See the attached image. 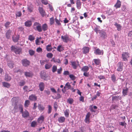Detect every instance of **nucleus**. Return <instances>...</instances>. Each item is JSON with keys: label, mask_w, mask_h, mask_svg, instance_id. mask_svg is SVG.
<instances>
[{"label": "nucleus", "mask_w": 132, "mask_h": 132, "mask_svg": "<svg viewBox=\"0 0 132 132\" xmlns=\"http://www.w3.org/2000/svg\"><path fill=\"white\" fill-rule=\"evenodd\" d=\"M11 50L16 54H20L22 53V49L21 47H17L16 46H12L11 47Z\"/></svg>", "instance_id": "f257e3e1"}, {"label": "nucleus", "mask_w": 132, "mask_h": 132, "mask_svg": "<svg viewBox=\"0 0 132 132\" xmlns=\"http://www.w3.org/2000/svg\"><path fill=\"white\" fill-rule=\"evenodd\" d=\"M33 29L35 30H37L39 32H40L42 31L41 24L37 22H35L33 26Z\"/></svg>", "instance_id": "f03ea898"}, {"label": "nucleus", "mask_w": 132, "mask_h": 132, "mask_svg": "<svg viewBox=\"0 0 132 132\" xmlns=\"http://www.w3.org/2000/svg\"><path fill=\"white\" fill-rule=\"evenodd\" d=\"M21 63L22 65L25 67H27L29 65L30 62L26 59H24L21 60Z\"/></svg>", "instance_id": "7ed1b4c3"}, {"label": "nucleus", "mask_w": 132, "mask_h": 132, "mask_svg": "<svg viewBox=\"0 0 132 132\" xmlns=\"http://www.w3.org/2000/svg\"><path fill=\"white\" fill-rule=\"evenodd\" d=\"M71 65L73 68L74 69H76L77 68L78 66H80L78 61H77L76 62L75 61H71Z\"/></svg>", "instance_id": "20e7f679"}, {"label": "nucleus", "mask_w": 132, "mask_h": 132, "mask_svg": "<svg viewBox=\"0 0 132 132\" xmlns=\"http://www.w3.org/2000/svg\"><path fill=\"white\" fill-rule=\"evenodd\" d=\"M61 38L62 41L64 42L67 43L69 41H70L69 37L67 35L64 36H61Z\"/></svg>", "instance_id": "39448f33"}, {"label": "nucleus", "mask_w": 132, "mask_h": 132, "mask_svg": "<svg viewBox=\"0 0 132 132\" xmlns=\"http://www.w3.org/2000/svg\"><path fill=\"white\" fill-rule=\"evenodd\" d=\"M129 53L127 52H123L122 54V58L123 60L125 61H128V58L129 57Z\"/></svg>", "instance_id": "423d86ee"}, {"label": "nucleus", "mask_w": 132, "mask_h": 132, "mask_svg": "<svg viewBox=\"0 0 132 132\" xmlns=\"http://www.w3.org/2000/svg\"><path fill=\"white\" fill-rule=\"evenodd\" d=\"M123 67V63L121 62H119L117 64L118 68L117 70L119 71H121L122 70Z\"/></svg>", "instance_id": "0eeeda50"}, {"label": "nucleus", "mask_w": 132, "mask_h": 132, "mask_svg": "<svg viewBox=\"0 0 132 132\" xmlns=\"http://www.w3.org/2000/svg\"><path fill=\"white\" fill-rule=\"evenodd\" d=\"M94 53L96 55H103L104 53V52L103 50H101L98 48L94 51Z\"/></svg>", "instance_id": "6e6552de"}, {"label": "nucleus", "mask_w": 132, "mask_h": 132, "mask_svg": "<svg viewBox=\"0 0 132 132\" xmlns=\"http://www.w3.org/2000/svg\"><path fill=\"white\" fill-rule=\"evenodd\" d=\"M12 105L14 106L13 110L14 111V112L15 113L18 112V106L17 105V103L16 102H13L12 103Z\"/></svg>", "instance_id": "1a4fd4ad"}, {"label": "nucleus", "mask_w": 132, "mask_h": 132, "mask_svg": "<svg viewBox=\"0 0 132 132\" xmlns=\"http://www.w3.org/2000/svg\"><path fill=\"white\" fill-rule=\"evenodd\" d=\"M24 75L26 77H32L34 76L32 72L31 71H26L24 72Z\"/></svg>", "instance_id": "9d476101"}, {"label": "nucleus", "mask_w": 132, "mask_h": 132, "mask_svg": "<svg viewBox=\"0 0 132 132\" xmlns=\"http://www.w3.org/2000/svg\"><path fill=\"white\" fill-rule=\"evenodd\" d=\"M38 10L40 14L43 17L45 15V12L42 7H39Z\"/></svg>", "instance_id": "9b49d317"}, {"label": "nucleus", "mask_w": 132, "mask_h": 132, "mask_svg": "<svg viewBox=\"0 0 132 132\" xmlns=\"http://www.w3.org/2000/svg\"><path fill=\"white\" fill-rule=\"evenodd\" d=\"M100 37L103 38H105L107 37V35L106 32L103 30H101V32L100 33Z\"/></svg>", "instance_id": "f8f14e48"}, {"label": "nucleus", "mask_w": 132, "mask_h": 132, "mask_svg": "<svg viewBox=\"0 0 132 132\" xmlns=\"http://www.w3.org/2000/svg\"><path fill=\"white\" fill-rule=\"evenodd\" d=\"M76 7L78 9H80L81 7V3L80 0H76Z\"/></svg>", "instance_id": "ddd939ff"}, {"label": "nucleus", "mask_w": 132, "mask_h": 132, "mask_svg": "<svg viewBox=\"0 0 132 132\" xmlns=\"http://www.w3.org/2000/svg\"><path fill=\"white\" fill-rule=\"evenodd\" d=\"M21 113L22 114V117L24 118L27 117L29 116V113L26 110L24 112L23 111Z\"/></svg>", "instance_id": "4468645a"}, {"label": "nucleus", "mask_w": 132, "mask_h": 132, "mask_svg": "<svg viewBox=\"0 0 132 132\" xmlns=\"http://www.w3.org/2000/svg\"><path fill=\"white\" fill-rule=\"evenodd\" d=\"M89 48L88 47H84L82 48L83 52L84 54H86L88 53Z\"/></svg>", "instance_id": "2eb2a0df"}, {"label": "nucleus", "mask_w": 132, "mask_h": 132, "mask_svg": "<svg viewBox=\"0 0 132 132\" xmlns=\"http://www.w3.org/2000/svg\"><path fill=\"white\" fill-rule=\"evenodd\" d=\"M11 32V30L10 29L7 31L5 34L6 36L7 39H9L10 38Z\"/></svg>", "instance_id": "dca6fc26"}, {"label": "nucleus", "mask_w": 132, "mask_h": 132, "mask_svg": "<svg viewBox=\"0 0 132 132\" xmlns=\"http://www.w3.org/2000/svg\"><path fill=\"white\" fill-rule=\"evenodd\" d=\"M40 76L42 79H44L45 80H47L46 78H47V76H46L45 72H41Z\"/></svg>", "instance_id": "f3484780"}, {"label": "nucleus", "mask_w": 132, "mask_h": 132, "mask_svg": "<svg viewBox=\"0 0 132 132\" xmlns=\"http://www.w3.org/2000/svg\"><path fill=\"white\" fill-rule=\"evenodd\" d=\"M29 98L31 101H35L37 100V97L35 95L32 94L29 96Z\"/></svg>", "instance_id": "a211bd4d"}, {"label": "nucleus", "mask_w": 132, "mask_h": 132, "mask_svg": "<svg viewBox=\"0 0 132 132\" xmlns=\"http://www.w3.org/2000/svg\"><path fill=\"white\" fill-rule=\"evenodd\" d=\"M44 84L43 82H40L39 84V87L40 90L42 91H43L44 88Z\"/></svg>", "instance_id": "6ab92c4d"}, {"label": "nucleus", "mask_w": 132, "mask_h": 132, "mask_svg": "<svg viewBox=\"0 0 132 132\" xmlns=\"http://www.w3.org/2000/svg\"><path fill=\"white\" fill-rule=\"evenodd\" d=\"M121 2L119 0H118L117 2L114 6L116 9L120 7L121 5Z\"/></svg>", "instance_id": "aec40b11"}, {"label": "nucleus", "mask_w": 132, "mask_h": 132, "mask_svg": "<svg viewBox=\"0 0 132 132\" xmlns=\"http://www.w3.org/2000/svg\"><path fill=\"white\" fill-rule=\"evenodd\" d=\"M64 48L61 45H59L57 47L56 50L58 51L61 52L64 50Z\"/></svg>", "instance_id": "412c9836"}, {"label": "nucleus", "mask_w": 132, "mask_h": 132, "mask_svg": "<svg viewBox=\"0 0 132 132\" xmlns=\"http://www.w3.org/2000/svg\"><path fill=\"white\" fill-rule=\"evenodd\" d=\"M42 29L44 31L47 30L48 29V26L46 23L43 24L42 26Z\"/></svg>", "instance_id": "4be33fe9"}, {"label": "nucleus", "mask_w": 132, "mask_h": 132, "mask_svg": "<svg viewBox=\"0 0 132 132\" xmlns=\"http://www.w3.org/2000/svg\"><path fill=\"white\" fill-rule=\"evenodd\" d=\"M44 117L43 116H41L39 117L37 120V121L39 123H42L44 121Z\"/></svg>", "instance_id": "5701e85b"}, {"label": "nucleus", "mask_w": 132, "mask_h": 132, "mask_svg": "<svg viewBox=\"0 0 132 132\" xmlns=\"http://www.w3.org/2000/svg\"><path fill=\"white\" fill-rule=\"evenodd\" d=\"M2 84L4 87H6L7 88H9L11 86L10 84L9 83L5 82H3Z\"/></svg>", "instance_id": "b1692460"}, {"label": "nucleus", "mask_w": 132, "mask_h": 132, "mask_svg": "<svg viewBox=\"0 0 132 132\" xmlns=\"http://www.w3.org/2000/svg\"><path fill=\"white\" fill-rule=\"evenodd\" d=\"M65 118L64 117H61L58 119V120L60 123H63L64 122Z\"/></svg>", "instance_id": "393cba45"}, {"label": "nucleus", "mask_w": 132, "mask_h": 132, "mask_svg": "<svg viewBox=\"0 0 132 132\" xmlns=\"http://www.w3.org/2000/svg\"><path fill=\"white\" fill-rule=\"evenodd\" d=\"M121 97L118 96H113L112 97V101H113L114 100L118 101L119 100H121Z\"/></svg>", "instance_id": "a878e982"}, {"label": "nucleus", "mask_w": 132, "mask_h": 132, "mask_svg": "<svg viewBox=\"0 0 132 132\" xmlns=\"http://www.w3.org/2000/svg\"><path fill=\"white\" fill-rule=\"evenodd\" d=\"M11 79V77L7 74H6L5 76V80L6 81H9Z\"/></svg>", "instance_id": "bb28decb"}, {"label": "nucleus", "mask_w": 132, "mask_h": 132, "mask_svg": "<svg viewBox=\"0 0 132 132\" xmlns=\"http://www.w3.org/2000/svg\"><path fill=\"white\" fill-rule=\"evenodd\" d=\"M32 24V22L31 21H27L25 23V25L27 27H30Z\"/></svg>", "instance_id": "cd10ccee"}, {"label": "nucleus", "mask_w": 132, "mask_h": 132, "mask_svg": "<svg viewBox=\"0 0 132 132\" xmlns=\"http://www.w3.org/2000/svg\"><path fill=\"white\" fill-rule=\"evenodd\" d=\"M7 65L10 68H12L14 66V64L12 62H8Z\"/></svg>", "instance_id": "c85d7f7f"}, {"label": "nucleus", "mask_w": 132, "mask_h": 132, "mask_svg": "<svg viewBox=\"0 0 132 132\" xmlns=\"http://www.w3.org/2000/svg\"><path fill=\"white\" fill-rule=\"evenodd\" d=\"M89 68L88 66H85L81 69V70L83 72H87L89 70Z\"/></svg>", "instance_id": "c756f323"}, {"label": "nucleus", "mask_w": 132, "mask_h": 132, "mask_svg": "<svg viewBox=\"0 0 132 132\" xmlns=\"http://www.w3.org/2000/svg\"><path fill=\"white\" fill-rule=\"evenodd\" d=\"M38 108L40 111H42L44 110L45 107L41 104H38Z\"/></svg>", "instance_id": "7c9ffc66"}, {"label": "nucleus", "mask_w": 132, "mask_h": 132, "mask_svg": "<svg viewBox=\"0 0 132 132\" xmlns=\"http://www.w3.org/2000/svg\"><path fill=\"white\" fill-rule=\"evenodd\" d=\"M20 38V35H17L16 37L14 38L13 37V41L15 42H17L18 41Z\"/></svg>", "instance_id": "2f4dec72"}, {"label": "nucleus", "mask_w": 132, "mask_h": 132, "mask_svg": "<svg viewBox=\"0 0 132 132\" xmlns=\"http://www.w3.org/2000/svg\"><path fill=\"white\" fill-rule=\"evenodd\" d=\"M100 27L98 26H96V27L95 28L94 30L96 32V34H97L98 33H100L101 32L99 30Z\"/></svg>", "instance_id": "473e14b6"}, {"label": "nucleus", "mask_w": 132, "mask_h": 132, "mask_svg": "<svg viewBox=\"0 0 132 132\" xmlns=\"http://www.w3.org/2000/svg\"><path fill=\"white\" fill-rule=\"evenodd\" d=\"M18 110L20 111L21 113L23 111V105L21 104H20L18 105Z\"/></svg>", "instance_id": "72a5a7b5"}, {"label": "nucleus", "mask_w": 132, "mask_h": 132, "mask_svg": "<svg viewBox=\"0 0 132 132\" xmlns=\"http://www.w3.org/2000/svg\"><path fill=\"white\" fill-rule=\"evenodd\" d=\"M11 22L7 21H6L4 24V26L6 28H7L10 27Z\"/></svg>", "instance_id": "f704fd0d"}, {"label": "nucleus", "mask_w": 132, "mask_h": 132, "mask_svg": "<svg viewBox=\"0 0 132 132\" xmlns=\"http://www.w3.org/2000/svg\"><path fill=\"white\" fill-rule=\"evenodd\" d=\"M46 49L47 51H51L52 50V48L51 47V45L49 44L46 46Z\"/></svg>", "instance_id": "c9c22d12"}, {"label": "nucleus", "mask_w": 132, "mask_h": 132, "mask_svg": "<svg viewBox=\"0 0 132 132\" xmlns=\"http://www.w3.org/2000/svg\"><path fill=\"white\" fill-rule=\"evenodd\" d=\"M58 106V105L57 102H55L53 105V107L55 111L57 110Z\"/></svg>", "instance_id": "e433bc0d"}, {"label": "nucleus", "mask_w": 132, "mask_h": 132, "mask_svg": "<svg viewBox=\"0 0 132 132\" xmlns=\"http://www.w3.org/2000/svg\"><path fill=\"white\" fill-rule=\"evenodd\" d=\"M52 66V64L51 63H48L45 65V68L46 69H50Z\"/></svg>", "instance_id": "4c0bfd02"}, {"label": "nucleus", "mask_w": 132, "mask_h": 132, "mask_svg": "<svg viewBox=\"0 0 132 132\" xmlns=\"http://www.w3.org/2000/svg\"><path fill=\"white\" fill-rule=\"evenodd\" d=\"M128 90V88L127 87H126L125 89H123L122 93L124 96H125L127 94Z\"/></svg>", "instance_id": "58836bf2"}, {"label": "nucleus", "mask_w": 132, "mask_h": 132, "mask_svg": "<svg viewBox=\"0 0 132 132\" xmlns=\"http://www.w3.org/2000/svg\"><path fill=\"white\" fill-rule=\"evenodd\" d=\"M71 88V86L69 82H68L65 85L64 87V88H67L68 89H70Z\"/></svg>", "instance_id": "ea45409f"}, {"label": "nucleus", "mask_w": 132, "mask_h": 132, "mask_svg": "<svg viewBox=\"0 0 132 132\" xmlns=\"http://www.w3.org/2000/svg\"><path fill=\"white\" fill-rule=\"evenodd\" d=\"M23 89L24 92H28L32 90H29L28 89V87L27 86H24L23 88Z\"/></svg>", "instance_id": "a19ab883"}, {"label": "nucleus", "mask_w": 132, "mask_h": 132, "mask_svg": "<svg viewBox=\"0 0 132 132\" xmlns=\"http://www.w3.org/2000/svg\"><path fill=\"white\" fill-rule=\"evenodd\" d=\"M94 61L96 65H99L100 63V60L99 59H94Z\"/></svg>", "instance_id": "79ce46f5"}, {"label": "nucleus", "mask_w": 132, "mask_h": 132, "mask_svg": "<svg viewBox=\"0 0 132 132\" xmlns=\"http://www.w3.org/2000/svg\"><path fill=\"white\" fill-rule=\"evenodd\" d=\"M114 25L117 28V30L118 31H119L121 30V27L120 24H118L117 23H116L114 24Z\"/></svg>", "instance_id": "37998d69"}, {"label": "nucleus", "mask_w": 132, "mask_h": 132, "mask_svg": "<svg viewBox=\"0 0 132 132\" xmlns=\"http://www.w3.org/2000/svg\"><path fill=\"white\" fill-rule=\"evenodd\" d=\"M74 100L73 99L71 98H69L67 100V102L69 103L70 104H72L73 103Z\"/></svg>", "instance_id": "c03bdc74"}, {"label": "nucleus", "mask_w": 132, "mask_h": 132, "mask_svg": "<svg viewBox=\"0 0 132 132\" xmlns=\"http://www.w3.org/2000/svg\"><path fill=\"white\" fill-rule=\"evenodd\" d=\"M25 84L26 82L24 80H21L19 83V85L20 86H23Z\"/></svg>", "instance_id": "a18cd8bd"}, {"label": "nucleus", "mask_w": 132, "mask_h": 132, "mask_svg": "<svg viewBox=\"0 0 132 132\" xmlns=\"http://www.w3.org/2000/svg\"><path fill=\"white\" fill-rule=\"evenodd\" d=\"M28 39L30 41H32L35 40V37L32 35H30L29 36Z\"/></svg>", "instance_id": "49530a36"}, {"label": "nucleus", "mask_w": 132, "mask_h": 132, "mask_svg": "<svg viewBox=\"0 0 132 132\" xmlns=\"http://www.w3.org/2000/svg\"><path fill=\"white\" fill-rule=\"evenodd\" d=\"M69 111L68 109H66L64 112V115L65 116L67 117H68L69 116Z\"/></svg>", "instance_id": "de8ad7c7"}, {"label": "nucleus", "mask_w": 132, "mask_h": 132, "mask_svg": "<svg viewBox=\"0 0 132 132\" xmlns=\"http://www.w3.org/2000/svg\"><path fill=\"white\" fill-rule=\"evenodd\" d=\"M30 104V101L28 100H27L25 101L24 106L25 107H27Z\"/></svg>", "instance_id": "09e8293b"}, {"label": "nucleus", "mask_w": 132, "mask_h": 132, "mask_svg": "<svg viewBox=\"0 0 132 132\" xmlns=\"http://www.w3.org/2000/svg\"><path fill=\"white\" fill-rule=\"evenodd\" d=\"M48 113L49 114L52 111V107L50 105H49L48 106Z\"/></svg>", "instance_id": "8fccbe9b"}, {"label": "nucleus", "mask_w": 132, "mask_h": 132, "mask_svg": "<svg viewBox=\"0 0 132 132\" xmlns=\"http://www.w3.org/2000/svg\"><path fill=\"white\" fill-rule=\"evenodd\" d=\"M57 70V67L56 65H53L52 68V71L54 73Z\"/></svg>", "instance_id": "3c124183"}, {"label": "nucleus", "mask_w": 132, "mask_h": 132, "mask_svg": "<svg viewBox=\"0 0 132 132\" xmlns=\"http://www.w3.org/2000/svg\"><path fill=\"white\" fill-rule=\"evenodd\" d=\"M37 125V122L34 121H33L31 122V126L32 127H35Z\"/></svg>", "instance_id": "603ef678"}, {"label": "nucleus", "mask_w": 132, "mask_h": 132, "mask_svg": "<svg viewBox=\"0 0 132 132\" xmlns=\"http://www.w3.org/2000/svg\"><path fill=\"white\" fill-rule=\"evenodd\" d=\"M111 80L113 82H115L116 81V78L115 75L114 74L112 75L111 76Z\"/></svg>", "instance_id": "864d4df0"}, {"label": "nucleus", "mask_w": 132, "mask_h": 132, "mask_svg": "<svg viewBox=\"0 0 132 132\" xmlns=\"http://www.w3.org/2000/svg\"><path fill=\"white\" fill-rule=\"evenodd\" d=\"M53 56V54L51 53H48L46 55L47 57L50 59Z\"/></svg>", "instance_id": "5fc2aeb1"}, {"label": "nucleus", "mask_w": 132, "mask_h": 132, "mask_svg": "<svg viewBox=\"0 0 132 132\" xmlns=\"http://www.w3.org/2000/svg\"><path fill=\"white\" fill-rule=\"evenodd\" d=\"M29 53L30 55L32 56L34 54L35 51L33 50H29Z\"/></svg>", "instance_id": "6e6d98bb"}, {"label": "nucleus", "mask_w": 132, "mask_h": 132, "mask_svg": "<svg viewBox=\"0 0 132 132\" xmlns=\"http://www.w3.org/2000/svg\"><path fill=\"white\" fill-rule=\"evenodd\" d=\"M55 22L58 25L61 26V23L60 22V20H58L56 18L55 19Z\"/></svg>", "instance_id": "4d7b16f0"}, {"label": "nucleus", "mask_w": 132, "mask_h": 132, "mask_svg": "<svg viewBox=\"0 0 132 132\" xmlns=\"http://www.w3.org/2000/svg\"><path fill=\"white\" fill-rule=\"evenodd\" d=\"M53 60L54 62L55 63L57 62L59 63H61V61L60 59H55L54 58H53Z\"/></svg>", "instance_id": "13d9d810"}, {"label": "nucleus", "mask_w": 132, "mask_h": 132, "mask_svg": "<svg viewBox=\"0 0 132 132\" xmlns=\"http://www.w3.org/2000/svg\"><path fill=\"white\" fill-rule=\"evenodd\" d=\"M69 76L70 78L72 80H75L76 78L73 75H69Z\"/></svg>", "instance_id": "bf43d9fd"}, {"label": "nucleus", "mask_w": 132, "mask_h": 132, "mask_svg": "<svg viewBox=\"0 0 132 132\" xmlns=\"http://www.w3.org/2000/svg\"><path fill=\"white\" fill-rule=\"evenodd\" d=\"M42 3L44 5H46L48 4V0H41Z\"/></svg>", "instance_id": "052dcab7"}, {"label": "nucleus", "mask_w": 132, "mask_h": 132, "mask_svg": "<svg viewBox=\"0 0 132 132\" xmlns=\"http://www.w3.org/2000/svg\"><path fill=\"white\" fill-rule=\"evenodd\" d=\"M54 23V20L53 17L50 19V23L51 25L53 24Z\"/></svg>", "instance_id": "680f3d73"}, {"label": "nucleus", "mask_w": 132, "mask_h": 132, "mask_svg": "<svg viewBox=\"0 0 132 132\" xmlns=\"http://www.w3.org/2000/svg\"><path fill=\"white\" fill-rule=\"evenodd\" d=\"M111 109H115L116 108H118V106L117 105L113 104L111 106Z\"/></svg>", "instance_id": "e2e57ef3"}, {"label": "nucleus", "mask_w": 132, "mask_h": 132, "mask_svg": "<svg viewBox=\"0 0 132 132\" xmlns=\"http://www.w3.org/2000/svg\"><path fill=\"white\" fill-rule=\"evenodd\" d=\"M62 70V68L60 67V69H58L57 71V72L58 74H60L61 73Z\"/></svg>", "instance_id": "0e129e2a"}, {"label": "nucleus", "mask_w": 132, "mask_h": 132, "mask_svg": "<svg viewBox=\"0 0 132 132\" xmlns=\"http://www.w3.org/2000/svg\"><path fill=\"white\" fill-rule=\"evenodd\" d=\"M69 74L70 73L69 71H64L63 73V74L65 75H69Z\"/></svg>", "instance_id": "69168bd1"}, {"label": "nucleus", "mask_w": 132, "mask_h": 132, "mask_svg": "<svg viewBox=\"0 0 132 132\" xmlns=\"http://www.w3.org/2000/svg\"><path fill=\"white\" fill-rule=\"evenodd\" d=\"M89 120H90L89 118H85V122L86 123H89L90 122Z\"/></svg>", "instance_id": "338daca9"}, {"label": "nucleus", "mask_w": 132, "mask_h": 132, "mask_svg": "<svg viewBox=\"0 0 132 132\" xmlns=\"http://www.w3.org/2000/svg\"><path fill=\"white\" fill-rule=\"evenodd\" d=\"M36 51L38 52H42V50L41 48L39 47L37 49Z\"/></svg>", "instance_id": "774afa93"}]
</instances>
